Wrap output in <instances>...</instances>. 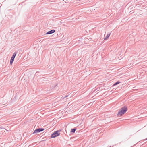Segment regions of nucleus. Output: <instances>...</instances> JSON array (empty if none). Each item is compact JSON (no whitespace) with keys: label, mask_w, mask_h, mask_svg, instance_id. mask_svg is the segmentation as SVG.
I'll list each match as a JSON object with an SVG mask.
<instances>
[{"label":"nucleus","mask_w":147,"mask_h":147,"mask_svg":"<svg viewBox=\"0 0 147 147\" xmlns=\"http://www.w3.org/2000/svg\"><path fill=\"white\" fill-rule=\"evenodd\" d=\"M127 110V107L126 106L122 107L118 111L117 115L118 116H122L126 112Z\"/></svg>","instance_id":"1"},{"label":"nucleus","mask_w":147,"mask_h":147,"mask_svg":"<svg viewBox=\"0 0 147 147\" xmlns=\"http://www.w3.org/2000/svg\"><path fill=\"white\" fill-rule=\"evenodd\" d=\"M61 131L60 130H57L55 131L53 133L51 136V138H54L60 135V132Z\"/></svg>","instance_id":"2"},{"label":"nucleus","mask_w":147,"mask_h":147,"mask_svg":"<svg viewBox=\"0 0 147 147\" xmlns=\"http://www.w3.org/2000/svg\"><path fill=\"white\" fill-rule=\"evenodd\" d=\"M44 129L42 128H39L35 129L34 131L33 134H37L38 133L44 130Z\"/></svg>","instance_id":"3"},{"label":"nucleus","mask_w":147,"mask_h":147,"mask_svg":"<svg viewBox=\"0 0 147 147\" xmlns=\"http://www.w3.org/2000/svg\"><path fill=\"white\" fill-rule=\"evenodd\" d=\"M55 32V30H52L46 33V34H49L52 33H53Z\"/></svg>","instance_id":"4"},{"label":"nucleus","mask_w":147,"mask_h":147,"mask_svg":"<svg viewBox=\"0 0 147 147\" xmlns=\"http://www.w3.org/2000/svg\"><path fill=\"white\" fill-rule=\"evenodd\" d=\"M14 58L11 57L10 61V64L12 65L14 60Z\"/></svg>","instance_id":"5"},{"label":"nucleus","mask_w":147,"mask_h":147,"mask_svg":"<svg viewBox=\"0 0 147 147\" xmlns=\"http://www.w3.org/2000/svg\"><path fill=\"white\" fill-rule=\"evenodd\" d=\"M110 34L109 33V34H108L106 37L104 38V40H107V38L109 37L110 36Z\"/></svg>","instance_id":"6"},{"label":"nucleus","mask_w":147,"mask_h":147,"mask_svg":"<svg viewBox=\"0 0 147 147\" xmlns=\"http://www.w3.org/2000/svg\"><path fill=\"white\" fill-rule=\"evenodd\" d=\"M76 128H74L71 129L70 132L71 133H74L76 130Z\"/></svg>","instance_id":"7"},{"label":"nucleus","mask_w":147,"mask_h":147,"mask_svg":"<svg viewBox=\"0 0 147 147\" xmlns=\"http://www.w3.org/2000/svg\"><path fill=\"white\" fill-rule=\"evenodd\" d=\"M68 96H69V95L64 96H63L61 98V99L63 100V99H64L65 98H66L68 97Z\"/></svg>","instance_id":"8"},{"label":"nucleus","mask_w":147,"mask_h":147,"mask_svg":"<svg viewBox=\"0 0 147 147\" xmlns=\"http://www.w3.org/2000/svg\"><path fill=\"white\" fill-rule=\"evenodd\" d=\"M121 82H120L119 81H117V82L116 83H115L114 84H113V86H115L118 84H119V83H120Z\"/></svg>","instance_id":"9"},{"label":"nucleus","mask_w":147,"mask_h":147,"mask_svg":"<svg viewBox=\"0 0 147 147\" xmlns=\"http://www.w3.org/2000/svg\"><path fill=\"white\" fill-rule=\"evenodd\" d=\"M16 52H14L13 53V54L12 57L15 58V56H16Z\"/></svg>","instance_id":"10"},{"label":"nucleus","mask_w":147,"mask_h":147,"mask_svg":"<svg viewBox=\"0 0 147 147\" xmlns=\"http://www.w3.org/2000/svg\"><path fill=\"white\" fill-rule=\"evenodd\" d=\"M3 129V127H0V129Z\"/></svg>","instance_id":"11"},{"label":"nucleus","mask_w":147,"mask_h":147,"mask_svg":"<svg viewBox=\"0 0 147 147\" xmlns=\"http://www.w3.org/2000/svg\"><path fill=\"white\" fill-rule=\"evenodd\" d=\"M145 140H147V138L146 139H145Z\"/></svg>","instance_id":"12"}]
</instances>
